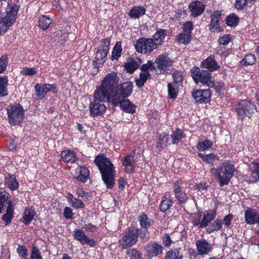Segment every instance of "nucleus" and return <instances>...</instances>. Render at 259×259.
<instances>
[{"instance_id": "29", "label": "nucleus", "mask_w": 259, "mask_h": 259, "mask_svg": "<svg viewBox=\"0 0 259 259\" xmlns=\"http://www.w3.org/2000/svg\"><path fill=\"white\" fill-rule=\"evenodd\" d=\"M258 211L254 209H248L245 212V219L246 222L248 224H254L256 223V217Z\"/></svg>"}, {"instance_id": "36", "label": "nucleus", "mask_w": 259, "mask_h": 259, "mask_svg": "<svg viewBox=\"0 0 259 259\" xmlns=\"http://www.w3.org/2000/svg\"><path fill=\"white\" fill-rule=\"evenodd\" d=\"M8 85V78L7 76L0 77V97L6 96L8 95L7 87Z\"/></svg>"}, {"instance_id": "25", "label": "nucleus", "mask_w": 259, "mask_h": 259, "mask_svg": "<svg viewBox=\"0 0 259 259\" xmlns=\"http://www.w3.org/2000/svg\"><path fill=\"white\" fill-rule=\"evenodd\" d=\"M75 175L78 181L85 183L89 178V172L86 167L80 166L75 169Z\"/></svg>"}, {"instance_id": "21", "label": "nucleus", "mask_w": 259, "mask_h": 259, "mask_svg": "<svg viewBox=\"0 0 259 259\" xmlns=\"http://www.w3.org/2000/svg\"><path fill=\"white\" fill-rule=\"evenodd\" d=\"M162 246L155 242L148 244L146 246V251L150 257H153L162 252Z\"/></svg>"}, {"instance_id": "64", "label": "nucleus", "mask_w": 259, "mask_h": 259, "mask_svg": "<svg viewBox=\"0 0 259 259\" xmlns=\"http://www.w3.org/2000/svg\"><path fill=\"white\" fill-rule=\"evenodd\" d=\"M72 215L73 212L72 209L68 207H65L64 211V217L66 219H69L72 218Z\"/></svg>"}, {"instance_id": "4", "label": "nucleus", "mask_w": 259, "mask_h": 259, "mask_svg": "<svg viewBox=\"0 0 259 259\" xmlns=\"http://www.w3.org/2000/svg\"><path fill=\"white\" fill-rule=\"evenodd\" d=\"M18 6L14 3L9 2L6 9V14L0 17V35H4L9 28L15 22Z\"/></svg>"}, {"instance_id": "56", "label": "nucleus", "mask_w": 259, "mask_h": 259, "mask_svg": "<svg viewBox=\"0 0 259 259\" xmlns=\"http://www.w3.org/2000/svg\"><path fill=\"white\" fill-rule=\"evenodd\" d=\"M9 197L8 193L4 190H0V213L3 208V202Z\"/></svg>"}, {"instance_id": "9", "label": "nucleus", "mask_w": 259, "mask_h": 259, "mask_svg": "<svg viewBox=\"0 0 259 259\" xmlns=\"http://www.w3.org/2000/svg\"><path fill=\"white\" fill-rule=\"evenodd\" d=\"M110 38L103 39L101 42L100 49L97 51L95 57L96 65L99 66L106 61L110 46Z\"/></svg>"}, {"instance_id": "38", "label": "nucleus", "mask_w": 259, "mask_h": 259, "mask_svg": "<svg viewBox=\"0 0 259 259\" xmlns=\"http://www.w3.org/2000/svg\"><path fill=\"white\" fill-rule=\"evenodd\" d=\"M35 215L34 209L32 208L26 209L23 214L24 223L28 224L33 219Z\"/></svg>"}, {"instance_id": "14", "label": "nucleus", "mask_w": 259, "mask_h": 259, "mask_svg": "<svg viewBox=\"0 0 259 259\" xmlns=\"http://www.w3.org/2000/svg\"><path fill=\"white\" fill-rule=\"evenodd\" d=\"M131 94H130L129 95L125 96L126 95L124 96L120 94L119 96L121 97H120L119 103L113 104L116 106L120 105V108L125 112L131 114L134 113L136 111V106L128 100L125 99L126 98L130 96Z\"/></svg>"}, {"instance_id": "47", "label": "nucleus", "mask_w": 259, "mask_h": 259, "mask_svg": "<svg viewBox=\"0 0 259 259\" xmlns=\"http://www.w3.org/2000/svg\"><path fill=\"white\" fill-rule=\"evenodd\" d=\"M239 18L234 14L229 15L226 19L227 24L231 27L235 26L238 23Z\"/></svg>"}, {"instance_id": "40", "label": "nucleus", "mask_w": 259, "mask_h": 259, "mask_svg": "<svg viewBox=\"0 0 259 259\" xmlns=\"http://www.w3.org/2000/svg\"><path fill=\"white\" fill-rule=\"evenodd\" d=\"M213 145V143L208 140L203 141H200L196 145V148L198 150L205 151L210 148Z\"/></svg>"}, {"instance_id": "49", "label": "nucleus", "mask_w": 259, "mask_h": 259, "mask_svg": "<svg viewBox=\"0 0 259 259\" xmlns=\"http://www.w3.org/2000/svg\"><path fill=\"white\" fill-rule=\"evenodd\" d=\"M168 95L171 98H176L178 94V87L171 83H168Z\"/></svg>"}, {"instance_id": "18", "label": "nucleus", "mask_w": 259, "mask_h": 259, "mask_svg": "<svg viewBox=\"0 0 259 259\" xmlns=\"http://www.w3.org/2000/svg\"><path fill=\"white\" fill-rule=\"evenodd\" d=\"M8 195H9L8 198L7 200L4 201V202H3V206L4 205V203L5 202H7V204H8L7 212L3 216V220L6 221L7 223V224L11 222V221L13 217V212H14V209L13 207V198L12 197V196L10 195L9 193H8Z\"/></svg>"}, {"instance_id": "57", "label": "nucleus", "mask_w": 259, "mask_h": 259, "mask_svg": "<svg viewBox=\"0 0 259 259\" xmlns=\"http://www.w3.org/2000/svg\"><path fill=\"white\" fill-rule=\"evenodd\" d=\"M8 57L7 56H2L0 58V73L3 72L6 69L8 65Z\"/></svg>"}, {"instance_id": "63", "label": "nucleus", "mask_w": 259, "mask_h": 259, "mask_svg": "<svg viewBox=\"0 0 259 259\" xmlns=\"http://www.w3.org/2000/svg\"><path fill=\"white\" fill-rule=\"evenodd\" d=\"M83 228L85 229L86 231L94 232L96 231L97 229V227L91 224H88L84 225Z\"/></svg>"}, {"instance_id": "62", "label": "nucleus", "mask_w": 259, "mask_h": 259, "mask_svg": "<svg viewBox=\"0 0 259 259\" xmlns=\"http://www.w3.org/2000/svg\"><path fill=\"white\" fill-rule=\"evenodd\" d=\"M193 29L192 23L190 21L186 22L183 26V29L185 32L190 34Z\"/></svg>"}, {"instance_id": "31", "label": "nucleus", "mask_w": 259, "mask_h": 259, "mask_svg": "<svg viewBox=\"0 0 259 259\" xmlns=\"http://www.w3.org/2000/svg\"><path fill=\"white\" fill-rule=\"evenodd\" d=\"M5 184L12 191L17 190L19 186L16 177L13 175H9L6 177Z\"/></svg>"}, {"instance_id": "5", "label": "nucleus", "mask_w": 259, "mask_h": 259, "mask_svg": "<svg viewBox=\"0 0 259 259\" xmlns=\"http://www.w3.org/2000/svg\"><path fill=\"white\" fill-rule=\"evenodd\" d=\"M191 76L196 83H201L208 87L214 85V80L210 74L206 70L200 71L198 67H193L191 69Z\"/></svg>"}, {"instance_id": "52", "label": "nucleus", "mask_w": 259, "mask_h": 259, "mask_svg": "<svg viewBox=\"0 0 259 259\" xmlns=\"http://www.w3.org/2000/svg\"><path fill=\"white\" fill-rule=\"evenodd\" d=\"M30 259H42L41 253L37 247L33 246L31 252Z\"/></svg>"}, {"instance_id": "42", "label": "nucleus", "mask_w": 259, "mask_h": 259, "mask_svg": "<svg viewBox=\"0 0 259 259\" xmlns=\"http://www.w3.org/2000/svg\"><path fill=\"white\" fill-rule=\"evenodd\" d=\"M139 221L141 226L144 228L150 227L153 223V222L151 220L149 219L147 216L145 214H142L140 216Z\"/></svg>"}, {"instance_id": "55", "label": "nucleus", "mask_w": 259, "mask_h": 259, "mask_svg": "<svg viewBox=\"0 0 259 259\" xmlns=\"http://www.w3.org/2000/svg\"><path fill=\"white\" fill-rule=\"evenodd\" d=\"M21 73L25 75H33L36 74V69L34 67H24L21 70Z\"/></svg>"}, {"instance_id": "17", "label": "nucleus", "mask_w": 259, "mask_h": 259, "mask_svg": "<svg viewBox=\"0 0 259 259\" xmlns=\"http://www.w3.org/2000/svg\"><path fill=\"white\" fill-rule=\"evenodd\" d=\"M74 237L81 244H87L91 246L95 245V241L94 240L90 239L84 233L78 229H75L74 231Z\"/></svg>"}, {"instance_id": "28", "label": "nucleus", "mask_w": 259, "mask_h": 259, "mask_svg": "<svg viewBox=\"0 0 259 259\" xmlns=\"http://www.w3.org/2000/svg\"><path fill=\"white\" fill-rule=\"evenodd\" d=\"M66 198L70 205L76 209L82 208L84 206L83 203L80 199L74 197L73 195L70 193L67 194Z\"/></svg>"}, {"instance_id": "11", "label": "nucleus", "mask_w": 259, "mask_h": 259, "mask_svg": "<svg viewBox=\"0 0 259 259\" xmlns=\"http://www.w3.org/2000/svg\"><path fill=\"white\" fill-rule=\"evenodd\" d=\"M155 63L157 68L161 73H167L170 71L172 66L173 61L167 54L158 56L155 59Z\"/></svg>"}, {"instance_id": "50", "label": "nucleus", "mask_w": 259, "mask_h": 259, "mask_svg": "<svg viewBox=\"0 0 259 259\" xmlns=\"http://www.w3.org/2000/svg\"><path fill=\"white\" fill-rule=\"evenodd\" d=\"M168 141V135L165 133L162 134L157 142V147L160 150L164 146Z\"/></svg>"}, {"instance_id": "22", "label": "nucleus", "mask_w": 259, "mask_h": 259, "mask_svg": "<svg viewBox=\"0 0 259 259\" xmlns=\"http://www.w3.org/2000/svg\"><path fill=\"white\" fill-rule=\"evenodd\" d=\"M196 245L197 251L200 255L206 254L211 250V245L203 239L197 240Z\"/></svg>"}, {"instance_id": "39", "label": "nucleus", "mask_w": 259, "mask_h": 259, "mask_svg": "<svg viewBox=\"0 0 259 259\" xmlns=\"http://www.w3.org/2000/svg\"><path fill=\"white\" fill-rule=\"evenodd\" d=\"M51 23L52 19L49 17L46 16H41L39 17V26L44 30L47 29Z\"/></svg>"}, {"instance_id": "6", "label": "nucleus", "mask_w": 259, "mask_h": 259, "mask_svg": "<svg viewBox=\"0 0 259 259\" xmlns=\"http://www.w3.org/2000/svg\"><path fill=\"white\" fill-rule=\"evenodd\" d=\"M10 123L13 125L19 124L24 118V111L19 104L11 105L7 108Z\"/></svg>"}, {"instance_id": "37", "label": "nucleus", "mask_w": 259, "mask_h": 259, "mask_svg": "<svg viewBox=\"0 0 259 259\" xmlns=\"http://www.w3.org/2000/svg\"><path fill=\"white\" fill-rule=\"evenodd\" d=\"M150 74L149 72L141 71L139 78L136 80L137 85L139 87H143L148 78L150 77Z\"/></svg>"}, {"instance_id": "61", "label": "nucleus", "mask_w": 259, "mask_h": 259, "mask_svg": "<svg viewBox=\"0 0 259 259\" xmlns=\"http://www.w3.org/2000/svg\"><path fill=\"white\" fill-rule=\"evenodd\" d=\"M17 252L19 254V255L21 257H26L27 256V249L22 246H18Z\"/></svg>"}, {"instance_id": "45", "label": "nucleus", "mask_w": 259, "mask_h": 259, "mask_svg": "<svg viewBox=\"0 0 259 259\" xmlns=\"http://www.w3.org/2000/svg\"><path fill=\"white\" fill-rule=\"evenodd\" d=\"M254 169L252 172L251 181L253 183L259 182V163H252Z\"/></svg>"}, {"instance_id": "59", "label": "nucleus", "mask_w": 259, "mask_h": 259, "mask_svg": "<svg viewBox=\"0 0 259 259\" xmlns=\"http://www.w3.org/2000/svg\"><path fill=\"white\" fill-rule=\"evenodd\" d=\"M231 36L230 34H226L219 38L218 42L220 45L226 46L230 41Z\"/></svg>"}, {"instance_id": "27", "label": "nucleus", "mask_w": 259, "mask_h": 259, "mask_svg": "<svg viewBox=\"0 0 259 259\" xmlns=\"http://www.w3.org/2000/svg\"><path fill=\"white\" fill-rule=\"evenodd\" d=\"M146 9L142 6H135L133 7L128 13V16L132 19H137L144 15Z\"/></svg>"}, {"instance_id": "8", "label": "nucleus", "mask_w": 259, "mask_h": 259, "mask_svg": "<svg viewBox=\"0 0 259 259\" xmlns=\"http://www.w3.org/2000/svg\"><path fill=\"white\" fill-rule=\"evenodd\" d=\"M139 230L135 227H131L128 231L123 234L119 240L122 248H126L134 245L137 241Z\"/></svg>"}, {"instance_id": "58", "label": "nucleus", "mask_w": 259, "mask_h": 259, "mask_svg": "<svg viewBox=\"0 0 259 259\" xmlns=\"http://www.w3.org/2000/svg\"><path fill=\"white\" fill-rule=\"evenodd\" d=\"M76 194L78 197H81L82 199L85 200H88L90 197L88 193L83 191V190L81 188H78L76 189Z\"/></svg>"}, {"instance_id": "60", "label": "nucleus", "mask_w": 259, "mask_h": 259, "mask_svg": "<svg viewBox=\"0 0 259 259\" xmlns=\"http://www.w3.org/2000/svg\"><path fill=\"white\" fill-rule=\"evenodd\" d=\"M174 81L176 83L181 82L183 79V73L181 71H177L173 74Z\"/></svg>"}, {"instance_id": "20", "label": "nucleus", "mask_w": 259, "mask_h": 259, "mask_svg": "<svg viewBox=\"0 0 259 259\" xmlns=\"http://www.w3.org/2000/svg\"><path fill=\"white\" fill-rule=\"evenodd\" d=\"M189 9L193 17H197L202 13L204 10V6L200 2L194 1L189 6Z\"/></svg>"}, {"instance_id": "53", "label": "nucleus", "mask_w": 259, "mask_h": 259, "mask_svg": "<svg viewBox=\"0 0 259 259\" xmlns=\"http://www.w3.org/2000/svg\"><path fill=\"white\" fill-rule=\"evenodd\" d=\"M222 227V222L219 220H216L212 225L208 228V231L210 232H212L215 231L219 230Z\"/></svg>"}, {"instance_id": "41", "label": "nucleus", "mask_w": 259, "mask_h": 259, "mask_svg": "<svg viewBox=\"0 0 259 259\" xmlns=\"http://www.w3.org/2000/svg\"><path fill=\"white\" fill-rule=\"evenodd\" d=\"M121 52V44L120 42H117L115 44L112 52V59L117 60L120 56Z\"/></svg>"}, {"instance_id": "1", "label": "nucleus", "mask_w": 259, "mask_h": 259, "mask_svg": "<svg viewBox=\"0 0 259 259\" xmlns=\"http://www.w3.org/2000/svg\"><path fill=\"white\" fill-rule=\"evenodd\" d=\"M119 78L116 73L107 74L102 82L100 86L97 87L94 97L96 100L107 101L112 104L119 103L120 95L127 96L132 93L133 85L131 82H125L117 85Z\"/></svg>"}, {"instance_id": "10", "label": "nucleus", "mask_w": 259, "mask_h": 259, "mask_svg": "<svg viewBox=\"0 0 259 259\" xmlns=\"http://www.w3.org/2000/svg\"><path fill=\"white\" fill-rule=\"evenodd\" d=\"M154 43L151 38L142 37L137 41L135 46L138 52L147 54L157 49Z\"/></svg>"}, {"instance_id": "26", "label": "nucleus", "mask_w": 259, "mask_h": 259, "mask_svg": "<svg viewBox=\"0 0 259 259\" xmlns=\"http://www.w3.org/2000/svg\"><path fill=\"white\" fill-rule=\"evenodd\" d=\"M203 68H207L210 71L216 70L219 68V65L214 60L213 56H210L205 59L201 63Z\"/></svg>"}, {"instance_id": "34", "label": "nucleus", "mask_w": 259, "mask_h": 259, "mask_svg": "<svg viewBox=\"0 0 259 259\" xmlns=\"http://www.w3.org/2000/svg\"><path fill=\"white\" fill-rule=\"evenodd\" d=\"M198 156L202 160L209 164H213L219 160V157L214 153L205 154L203 153H198Z\"/></svg>"}, {"instance_id": "33", "label": "nucleus", "mask_w": 259, "mask_h": 259, "mask_svg": "<svg viewBox=\"0 0 259 259\" xmlns=\"http://www.w3.org/2000/svg\"><path fill=\"white\" fill-rule=\"evenodd\" d=\"M215 215L216 212L214 210H211L206 213H204L203 219L200 223V227H206L209 222L214 220Z\"/></svg>"}, {"instance_id": "2", "label": "nucleus", "mask_w": 259, "mask_h": 259, "mask_svg": "<svg viewBox=\"0 0 259 259\" xmlns=\"http://www.w3.org/2000/svg\"><path fill=\"white\" fill-rule=\"evenodd\" d=\"M94 161L100 170L102 179L107 187L112 188L114 184L115 172L113 164L103 155L97 156Z\"/></svg>"}, {"instance_id": "15", "label": "nucleus", "mask_w": 259, "mask_h": 259, "mask_svg": "<svg viewBox=\"0 0 259 259\" xmlns=\"http://www.w3.org/2000/svg\"><path fill=\"white\" fill-rule=\"evenodd\" d=\"M98 101L101 102L99 100H95L93 102H91L90 104V113L92 116H96L100 115L106 110V107L104 104H102Z\"/></svg>"}, {"instance_id": "3", "label": "nucleus", "mask_w": 259, "mask_h": 259, "mask_svg": "<svg viewBox=\"0 0 259 259\" xmlns=\"http://www.w3.org/2000/svg\"><path fill=\"white\" fill-rule=\"evenodd\" d=\"M235 170L231 162L226 161L220 166L211 168L210 172L219 182L220 186H223L228 184Z\"/></svg>"}, {"instance_id": "16", "label": "nucleus", "mask_w": 259, "mask_h": 259, "mask_svg": "<svg viewBox=\"0 0 259 259\" xmlns=\"http://www.w3.org/2000/svg\"><path fill=\"white\" fill-rule=\"evenodd\" d=\"M192 96L198 103H207L210 100V93L209 90H200L193 92Z\"/></svg>"}, {"instance_id": "23", "label": "nucleus", "mask_w": 259, "mask_h": 259, "mask_svg": "<svg viewBox=\"0 0 259 259\" xmlns=\"http://www.w3.org/2000/svg\"><path fill=\"white\" fill-rule=\"evenodd\" d=\"M123 165L124 166V170L127 173H133L135 171V161L134 157L131 155L126 156L123 159Z\"/></svg>"}, {"instance_id": "32", "label": "nucleus", "mask_w": 259, "mask_h": 259, "mask_svg": "<svg viewBox=\"0 0 259 259\" xmlns=\"http://www.w3.org/2000/svg\"><path fill=\"white\" fill-rule=\"evenodd\" d=\"M61 158L66 162H74L76 160V156L73 151L65 150L61 153Z\"/></svg>"}, {"instance_id": "46", "label": "nucleus", "mask_w": 259, "mask_h": 259, "mask_svg": "<svg viewBox=\"0 0 259 259\" xmlns=\"http://www.w3.org/2000/svg\"><path fill=\"white\" fill-rule=\"evenodd\" d=\"M183 256L179 250L176 249L168 251L165 259H182Z\"/></svg>"}, {"instance_id": "12", "label": "nucleus", "mask_w": 259, "mask_h": 259, "mask_svg": "<svg viewBox=\"0 0 259 259\" xmlns=\"http://www.w3.org/2000/svg\"><path fill=\"white\" fill-rule=\"evenodd\" d=\"M34 90L37 97L40 99L45 98L46 95L49 92H51L53 93L57 92L56 86L55 84L49 83H37L35 85Z\"/></svg>"}, {"instance_id": "35", "label": "nucleus", "mask_w": 259, "mask_h": 259, "mask_svg": "<svg viewBox=\"0 0 259 259\" xmlns=\"http://www.w3.org/2000/svg\"><path fill=\"white\" fill-rule=\"evenodd\" d=\"M172 204V198L169 194H166L160 205V209L163 212L166 211Z\"/></svg>"}, {"instance_id": "54", "label": "nucleus", "mask_w": 259, "mask_h": 259, "mask_svg": "<svg viewBox=\"0 0 259 259\" xmlns=\"http://www.w3.org/2000/svg\"><path fill=\"white\" fill-rule=\"evenodd\" d=\"M141 69L142 71L148 72V70H155L156 68L154 66L152 61H149L147 63L142 66Z\"/></svg>"}, {"instance_id": "13", "label": "nucleus", "mask_w": 259, "mask_h": 259, "mask_svg": "<svg viewBox=\"0 0 259 259\" xmlns=\"http://www.w3.org/2000/svg\"><path fill=\"white\" fill-rule=\"evenodd\" d=\"M184 185L185 183L182 180H177L173 187L176 198L179 201V203H185L188 199L187 194L182 191L184 188Z\"/></svg>"}, {"instance_id": "48", "label": "nucleus", "mask_w": 259, "mask_h": 259, "mask_svg": "<svg viewBox=\"0 0 259 259\" xmlns=\"http://www.w3.org/2000/svg\"><path fill=\"white\" fill-rule=\"evenodd\" d=\"M183 131L180 129H177L171 135L172 142L173 144L178 143L182 138Z\"/></svg>"}, {"instance_id": "51", "label": "nucleus", "mask_w": 259, "mask_h": 259, "mask_svg": "<svg viewBox=\"0 0 259 259\" xmlns=\"http://www.w3.org/2000/svg\"><path fill=\"white\" fill-rule=\"evenodd\" d=\"M127 254L130 259H140L141 258V253L135 249H132L127 251Z\"/></svg>"}, {"instance_id": "30", "label": "nucleus", "mask_w": 259, "mask_h": 259, "mask_svg": "<svg viewBox=\"0 0 259 259\" xmlns=\"http://www.w3.org/2000/svg\"><path fill=\"white\" fill-rule=\"evenodd\" d=\"M141 63V60L136 58L129 60L124 65L125 69L128 72H134Z\"/></svg>"}, {"instance_id": "24", "label": "nucleus", "mask_w": 259, "mask_h": 259, "mask_svg": "<svg viewBox=\"0 0 259 259\" xmlns=\"http://www.w3.org/2000/svg\"><path fill=\"white\" fill-rule=\"evenodd\" d=\"M166 35V31L164 29H160L156 31L152 39L157 48L163 44Z\"/></svg>"}, {"instance_id": "7", "label": "nucleus", "mask_w": 259, "mask_h": 259, "mask_svg": "<svg viewBox=\"0 0 259 259\" xmlns=\"http://www.w3.org/2000/svg\"><path fill=\"white\" fill-rule=\"evenodd\" d=\"M239 119L243 120L246 117H250L254 112L255 107L247 100H242L239 102L235 108Z\"/></svg>"}, {"instance_id": "19", "label": "nucleus", "mask_w": 259, "mask_h": 259, "mask_svg": "<svg viewBox=\"0 0 259 259\" xmlns=\"http://www.w3.org/2000/svg\"><path fill=\"white\" fill-rule=\"evenodd\" d=\"M221 15V13L217 11H214L211 15V21L209 25V29L211 31L220 32L222 31V29L218 24Z\"/></svg>"}, {"instance_id": "44", "label": "nucleus", "mask_w": 259, "mask_h": 259, "mask_svg": "<svg viewBox=\"0 0 259 259\" xmlns=\"http://www.w3.org/2000/svg\"><path fill=\"white\" fill-rule=\"evenodd\" d=\"M191 39V34L186 32L181 33L177 36V40L178 41L184 44H188L190 42Z\"/></svg>"}, {"instance_id": "43", "label": "nucleus", "mask_w": 259, "mask_h": 259, "mask_svg": "<svg viewBox=\"0 0 259 259\" xmlns=\"http://www.w3.org/2000/svg\"><path fill=\"white\" fill-rule=\"evenodd\" d=\"M256 61L255 56L252 54H248L246 55L243 59L241 63L244 65H252Z\"/></svg>"}]
</instances>
